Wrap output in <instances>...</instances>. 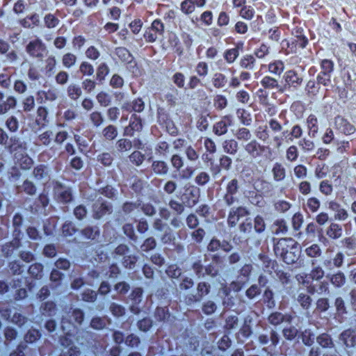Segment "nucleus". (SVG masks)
Listing matches in <instances>:
<instances>
[{
  "label": "nucleus",
  "instance_id": "24",
  "mask_svg": "<svg viewBox=\"0 0 356 356\" xmlns=\"http://www.w3.org/2000/svg\"><path fill=\"white\" fill-rule=\"evenodd\" d=\"M26 143L17 136H11L9 138L8 145H6L5 147V149L11 153L18 150L26 149Z\"/></svg>",
  "mask_w": 356,
  "mask_h": 356
},
{
  "label": "nucleus",
  "instance_id": "12",
  "mask_svg": "<svg viewBox=\"0 0 356 356\" xmlns=\"http://www.w3.org/2000/svg\"><path fill=\"white\" fill-rule=\"evenodd\" d=\"M316 263V259L312 260V266H313L312 270L310 273L306 274L305 276L300 275V277H298V280L302 282L304 284H309L312 280L318 281L320 280L324 276V270L323 268L318 266H315Z\"/></svg>",
  "mask_w": 356,
  "mask_h": 356
},
{
  "label": "nucleus",
  "instance_id": "44",
  "mask_svg": "<svg viewBox=\"0 0 356 356\" xmlns=\"http://www.w3.org/2000/svg\"><path fill=\"white\" fill-rule=\"evenodd\" d=\"M300 338L302 342L307 346H312L316 339V335L314 332L310 329H305L301 332Z\"/></svg>",
  "mask_w": 356,
  "mask_h": 356
},
{
  "label": "nucleus",
  "instance_id": "51",
  "mask_svg": "<svg viewBox=\"0 0 356 356\" xmlns=\"http://www.w3.org/2000/svg\"><path fill=\"white\" fill-rule=\"evenodd\" d=\"M41 337V333L40 330L31 328L24 336V340L27 343H33L39 340Z\"/></svg>",
  "mask_w": 356,
  "mask_h": 356
},
{
  "label": "nucleus",
  "instance_id": "4",
  "mask_svg": "<svg viewBox=\"0 0 356 356\" xmlns=\"http://www.w3.org/2000/svg\"><path fill=\"white\" fill-rule=\"evenodd\" d=\"M303 129L302 127L298 124H294L291 130L289 131L288 130H284L282 132V136H275L273 137V142L276 145L277 147H280L282 144L283 140H285L286 142H293L295 140H300L303 136Z\"/></svg>",
  "mask_w": 356,
  "mask_h": 356
},
{
  "label": "nucleus",
  "instance_id": "28",
  "mask_svg": "<svg viewBox=\"0 0 356 356\" xmlns=\"http://www.w3.org/2000/svg\"><path fill=\"white\" fill-rule=\"evenodd\" d=\"M321 207V201L318 198L313 196L307 198L303 204V208L307 213H316Z\"/></svg>",
  "mask_w": 356,
  "mask_h": 356
},
{
  "label": "nucleus",
  "instance_id": "38",
  "mask_svg": "<svg viewBox=\"0 0 356 356\" xmlns=\"http://www.w3.org/2000/svg\"><path fill=\"white\" fill-rule=\"evenodd\" d=\"M271 229L276 235H284L288 232L286 222L283 219L277 220L272 225Z\"/></svg>",
  "mask_w": 356,
  "mask_h": 356
},
{
  "label": "nucleus",
  "instance_id": "15",
  "mask_svg": "<svg viewBox=\"0 0 356 356\" xmlns=\"http://www.w3.org/2000/svg\"><path fill=\"white\" fill-rule=\"evenodd\" d=\"M232 125V118L230 115H225L220 120L214 123L213 126V132L218 136L226 134L228 128Z\"/></svg>",
  "mask_w": 356,
  "mask_h": 356
},
{
  "label": "nucleus",
  "instance_id": "55",
  "mask_svg": "<svg viewBox=\"0 0 356 356\" xmlns=\"http://www.w3.org/2000/svg\"><path fill=\"white\" fill-rule=\"evenodd\" d=\"M170 151V145L164 140H160L156 145L155 152L161 156H166Z\"/></svg>",
  "mask_w": 356,
  "mask_h": 356
},
{
  "label": "nucleus",
  "instance_id": "45",
  "mask_svg": "<svg viewBox=\"0 0 356 356\" xmlns=\"http://www.w3.org/2000/svg\"><path fill=\"white\" fill-rule=\"evenodd\" d=\"M330 280L331 284L335 287L340 288L346 283L345 274L341 271H338L336 273L330 275Z\"/></svg>",
  "mask_w": 356,
  "mask_h": 356
},
{
  "label": "nucleus",
  "instance_id": "40",
  "mask_svg": "<svg viewBox=\"0 0 356 356\" xmlns=\"http://www.w3.org/2000/svg\"><path fill=\"white\" fill-rule=\"evenodd\" d=\"M61 61L64 67L70 69L76 65L77 56L72 52H67L63 55Z\"/></svg>",
  "mask_w": 356,
  "mask_h": 356
},
{
  "label": "nucleus",
  "instance_id": "39",
  "mask_svg": "<svg viewBox=\"0 0 356 356\" xmlns=\"http://www.w3.org/2000/svg\"><path fill=\"white\" fill-rule=\"evenodd\" d=\"M298 145L304 153H311L315 149V144L311 139L304 137L298 141Z\"/></svg>",
  "mask_w": 356,
  "mask_h": 356
},
{
  "label": "nucleus",
  "instance_id": "21",
  "mask_svg": "<svg viewBox=\"0 0 356 356\" xmlns=\"http://www.w3.org/2000/svg\"><path fill=\"white\" fill-rule=\"evenodd\" d=\"M16 191L19 194L24 193L29 196H34L37 193V187L33 181L26 179L22 184L16 186Z\"/></svg>",
  "mask_w": 356,
  "mask_h": 356
},
{
  "label": "nucleus",
  "instance_id": "54",
  "mask_svg": "<svg viewBox=\"0 0 356 356\" xmlns=\"http://www.w3.org/2000/svg\"><path fill=\"white\" fill-rule=\"evenodd\" d=\"M41 312L42 315L47 316H54L56 313V304L52 301H47L41 306Z\"/></svg>",
  "mask_w": 356,
  "mask_h": 356
},
{
  "label": "nucleus",
  "instance_id": "5",
  "mask_svg": "<svg viewBox=\"0 0 356 356\" xmlns=\"http://www.w3.org/2000/svg\"><path fill=\"white\" fill-rule=\"evenodd\" d=\"M211 291V285L208 282H201L197 284L196 293H188L184 296V301L187 305L200 302L203 297Z\"/></svg>",
  "mask_w": 356,
  "mask_h": 356
},
{
  "label": "nucleus",
  "instance_id": "60",
  "mask_svg": "<svg viewBox=\"0 0 356 356\" xmlns=\"http://www.w3.org/2000/svg\"><path fill=\"white\" fill-rule=\"evenodd\" d=\"M109 311L112 315L116 318L123 316L126 312V309L124 306L114 302L110 304Z\"/></svg>",
  "mask_w": 356,
  "mask_h": 356
},
{
  "label": "nucleus",
  "instance_id": "50",
  "mask_svg": "<svg viewBox=\"0 0 356 356\" xmlns=\"http://www.w3.org/2000/svg\"><path fill=\"white\" fill-rule=\"evenodd\" d=\"M227 82V76L220 72H216L212 78V84L214 88L220 89L224 88Z\"/></svg>",
  "mask_w": 356,
  "mask_h": 356
},
{
  "label": "nucleus",
  "instance_id": "6",
  "mask_svg": "<svg viewBox=\"0 0 356 356\" xmlns=\"http://www.w3.org/2000/svg\"><path fill=\"white\" fill-rule=\"evenodd\" d=\"M25 50L30 57L42 60L46 54L47 47L41 39L35 38L27 44Z\"/></svg>",
  "mask_w": 356,
  "mask_h": 356
},
{
  "label": "nucleus",
  "instance_id": "1",
  "mask_svg": "<svg viewBox=\"0 0 356 356\" xmlns=\"http://www.w3.org/2000/svg\"><path fill=\"white\" fill-rule=\"evenodd\" d=\"M84 318V314L80 309L70 308L62 317L61 328L67 337L73 335L77 330L76 325H81Z\"/></svg>",
  "mask_w": 356,
  "mask_h": 356
},
{
  "label": "nucleus",
  "instance_id": "43",
  "mask_svg": "<svg viewBox=\"0 0 356 356\" xmlns=\"http://www.w3.org/2000/svg\"><path fill=\"white\" fill-rule=\"evenodd\" d=\"M317 343L324 348H332L334 343L331 337L327 333H323L316 337Z\"/></svg>",
  "mask_w": 356,
  "mask_h": 356
},
{
  "label": "nucleus",
  "instance_id": "26",
  "mask_svg": "<svg viewBox=\"0 0 356 356\" xmlns=\"http://www.w3.org/2000/svg\"><path fill=\"white\" fill-rule=\"evenodd\" d=\"M152 172L156 175L164 176L168 173L169 166L164 161H154L151 166Z\"/></svg>",
  "mask_w": 356,
  "mask_h": 356
},
{
  "label": "nucleus",
  "instance_id": "58",
  "mask_svg": "<svg viewBox=\"0 0 356 356\" xmlns=\"http://www.w3.org/2000/svg\"><path fill=\"white\" fill-rule=\"evenodd\" d=\"M211 180V177L209 172L206 171H200L195 177L194 181L199 186H204Z\"/></svg>",
  "mask_w": 356,
  "mask_h": 356
},
{
  "label": "nucleus",
  "instance_id": "22",
  "mask_svg": "<svg viewBox=\"0 0 356 356\" xmlns=\"http://www.w3.org/2000/svg\"><path fill=\"white\" fill-rule=\"evenodd\" d=\"M300 250L298 244L296 242L295 245H291L289 251L285 252V254L281 258V259L287 264H293L296 263L300 257Z\"/></svg>",
  "mask_w": 356,
  "mask_h": 356
},
{
  "label": "nucleus",
  "instance_id": "48",
  "mask_svg": "<svg viewBox=\"0 0 356 356\" xmlns=\"http://www.w3.org/2000/svg\"><path fill=\"white\" fill-rule=\"evenodd\" d=\"M268 69L270 73L280 76L284 70V64L282 60H276L268 64Z\"/></svg>",
  "mask_w": 356,
  "mask_h": 356
},
{
  "label": "nucleus",
  "instance_id": "64",
  "mask_svg": "<svg viewBox=\"0 0 356 356\" xmlns=\"http://www.w3.org/2000/svg\"><path fill=\"white\" fill-rule=\"evenodd\" d=\"M89 119L92 125L95 127L101 126L104 122L103 114L100 111H97L92 112L89 115Z\"/></svg>",
  "mask_w": 356,
  "mask_h": 356
},
{
  "label": "nucleus",
  "instance_id": "47",
  "mask_svg": "<svg viewBox=\"0 0 356 356\" xmlns=\"http://www.w3.org/2000/svg\"><path fill=\"white\" fill-rule=\"evenodd\" d=\"M236 115L241 124L245 126H250L252 122L251 114L249 111L243 108H238L236 111Z\"/></svg>",
  "mask_w": 356,
  "mask_h": 356
},
{
  "label": "nucleus",
  "instance_id": "29",
  "mask_svg": "<svg viewBox=\"0 0 356 356\" xmlns=\"http://www.w3.org/2000/svg\"><path fill=\"white\" fill-rule=\"evenodd\" d=\"M307 289L308 292L312 294H323L328 292V283L325 281L318 280L315 283L310 284Z\"/></svg>",
  "mask_w": 356,
  "mask_h": 356
},
{
  "label": "nucleus",
  "instance_id": "31",
  "mask_svg": "<svg viewBox=\"0 0 356 356\" xmlns=\"http://www.w3.org/2000/svg\"><path fill=\"white\" fill-rule=\"evenodd\" d=\"M122 108L127 111L142 112L145 108V103L141 98L134 99L131 103H125Z\"/></svg>",
  "mask_w": 356,
  "mask_h": 356
},
{
  "label": "nucleus",
  "instance_id": "17",
  "mask_svg": "<svg viewBox=\"0 0 356 356\" xmlns=\"http://www.w3.org/2000/svg\"><path fill=\"white\" fill-rule=\"evenodd\" d=\"M54 190L56 198L60 202L68 203L72 201V195L70 188L60 183H56Z\"/></svg>",
  "mask_w": 356,
  "mask_h": 356
},
{
  "label": "nucleus",
  "instance_id": "25",
  "mask_svg": "<svg viewBox=\"0 0 356 356\" xmlns=\"http://www.w3.org/2000/svg\"><path fill=\"white\" fill-rule=\"evenodd\" d=\"M257 60L254 55L245 54L239 60V66L241 68L252 71L256 68Z\"/></svg>",
  "mask_w": 356,
  "mask_h": 356
},
{
  "label": "nucleus",
  "instance_id": "13",
  "mask_svg": "<svg viewBox=\"0 0 356 356\" xmlns=\"http://www.w3.org/2000/svg\"><path fill=\"white\" fill-rule=\"evenodd\" d=\"M284 86L297 90L302 83L303 78L293 70L286 71L284 74Z\"/></svg>",
  "mask_w": 356,
  "mask_h": 356
},
{
  "label": "nucleus",
  "instance_id": "23",
  "mask_svg": "<svg viewBox=\"0 0 356 356\" xmlns=\"http://www.w3.org/2000/svg\"><path fill=\"white\" fill-rule=\"evenodd\" d=\"M243 44L238 42L234 48L226 49L223 53V58L228 64H232L239 56L240 49H243Z\"/></svg>",
  "mask_w": 356,
  "mask_h": 356
},
{
  "label": "nucleus",
  "instance_id": "33",
  "mask_svg": "<svg viewBox=\"0 0 356 356\" xmlns=\"http://www.w3.org/2000/svg\"><path fill=\"white\" fill-rule=\"evenodd\" d=\"M40 23V16L37 13H33L31 15L26 16L25 18L19 21V24L24 28L32 29L34 26H37Z\"/></svg>",
  "mask_w": 356,
  "mask_h": 356
},
{
  "label": "nucleus",
  "instance_id": "19",
  "mask_svg": "<svg viewBox=\"0 0 356 356\" xmlns=\"http://www.w3.org/2000/svg\"><path fill=\"white\" fill-rule=\"evenodd\" d=\"M307 136L311 138L317 136L319 130V124L317 117L314 114H310L305 120Z\"/></svg>",
  "mask_w": 356,
  "mask_h": 356
},
{
  "label": "nucleus",
  "instance_id": "56",
  "mask_svg": "<svg viewBox=\"0 0 356 356\" xmlns=\"http://www.w3.org/2000/svg\"><path fill=\"white\" fill-rule=\"evenodd\" d=\"M297 302L300 304L303 309H308L312 302L311 297L303 292L299 293L296 298Z\"/></svg>",
  "mask_w": 356,
  "mask_h": 356
},
{
  "label": "nucleus",
  "instance_id": "34",
  "mask_svg": "<svg viewBox=\"0 0 356 356\" xmlns=\"http://www.w3.org/2000/svg\"><path fill=\"white\" fill-rule=\"evenodd\" d=\"M20 245L21 242L19 239L15 238L10 242L7 243L2 246L1 251L3 254L6 257H10L13 254L15 250L20 247Z\"/></svg>",
  "mask_w": 356,
  "mask_h": 356
},
{
  "label": "nucleus",
  "instance_id": "35",
  "mask_svg": "<svg viewBox=\"0 0 356 356\" xmlns=\"http://www.w3.org/2000/svg\"><path fill=\"white\" fill-rule=\"evenodd\" d=\"M54 134L52 131L47 130L38 134L36 145L49 146L51 143Z\"/></svg>",
  "mask_w": 356,
  "mask_h": 356
},
{
  "label": "nucleus",
  "instance_id": "9",
  "mask_svg": "<svg viewBox=\"0 0 356 356\" xmlns=\"http://www.w3.org/2000/svg\"><path fill=\"white\" fill-rule=\"evenodd\" d=\"M31 175L36 181L45 185L51 179V169L47 164H38L33 167Z\"/></svg>",
  "mask_w": 356,
  "mask_h": 356
},
{
  "label": "nucleus",
  "instance_id": "49",
  "mask_svg": "<svg viewBox=\"0 0 356 356\" xmlns=\"http://www.w3.org/2000/svg\"><path fill=\"white\" fill-rule=\"evenodd\" d=\"M282 333L286 340L293 341L298 335L299 331L295 326L288 325L283 328Z\"/></svg>",
  "mask_w": 356,
  "mask_h": 356
},
{
  "label": "nucleus",
  "instance_id": "59",
  "mask_svg": "<svg viewBox=\"0 0 356 356\" xmlns=\"http://www.w3.org/2000/svg\"><path fill=\"white\" fill-rule=\"evenodd\" d=\"M235 136L238 140L248 143L252 140V135L248 129L245 127H241L236 130Z\"/></svg>",
  "mask_w": 356,
  "mask_h": 356
},
{
  "label": "nucleus",
  "instance_id": "37",
  "mask_svg": "<svg viewBox=\"0 0 356 356\" xmlns=\"http://www.w3.org/2000/svg\"><path fill=\"white\" fill-rule=\"evenodd\" d=\"M224 152L230 155H234L238 149V143L234 139H227L222 144Z\"/></svg>",
  "mask_w": 356,
  "mask_h": 356
},
{
  "label": "nucleus",
  "instance_id": "41",
  "mask_svg": "<svg viewBox=\"0 0 356 356\" xmlns=\"http://www.w3.org/2000/svg\"><path fill=\"white\" fill-rule=\"evenodd\" d=\"M261 86L267 90L280 89V86L278 81L270 76H265L260 81Z\"/></svg>",
  "mask_w": 356,
  "mask_h": 356
},
{
  "label": "nucleus",
  "instance_id": "20",
  "mask_svg": "<svg viewBox=\"0 0 356 356\" xmlns=\"http://www.w3.org/2000/svg\"><path fill=\"white\" fill-rule=\"evenodd\" d=\"M339 340L346 348H355L356 346V333L351 329L346 330L340 334Z\"/></svg>",
  "mask_w": 356,
  "mask_h": 356
},
{
  "label": "nucleus",
  "instance_id": "30",
  "mask_svg": "<svg viewBox=\"0 0 356 356\" xmlns=\"http://www.w3.org/2000/svg\"><path fill=\"white\" fill-rule=\"evenodd\" d=\"M272 174L273 179L275 181H282L286 177V169L282 163L275 162L272 168Z\"/></svg>",
  "mask_w": 356,
  "mask_h": 356
},
{
  "label": "nucleus",
  "instance_id": "3",
  "mask_svg": "<svg viewBox=\"0 0 356 356\" xmlns=\"http://www.w3.org/2000/svg\"><path fill=\"white\" fill-rule=\"evenodd\" d=\"M320 72L316 76L318 84L328 86L331 84V78L334 70V63L330 59H322L320 63Z\"/></svg>",
  "mask_w": 356,
  "mask_h": 356
},
{
  "label": "nucleus",
  "instance_id": "7",
  "mask_svg": "<svg viewBox=\"0 0 356 356\" xmlns=\"http://www.w3.org/2000/svg\"><path fill=\"white\" fill-rule=\"evenodd\" d=\"M245 152L252 159L261 157L266 151L270 152L269 146L261 145L256 139H252L243 145Z\"/></svg>",
  "mask_w": 356,
  "mask_h": 356
},
{
  "label": "nucleus",
  "instance_id": "53",
  "mask_svg": "<svg viewBox=\"0 0 356 356\" xmlns=\"http://www.w3.org/2000/svg\"><path fill=\"white\" fill-rule=\"evenodd\" d=\"M81 234L88 239L95 240L99 235L97 226H88L81 230Z\"/></svg>",
  "mask_w": 356,
  "mask_h": 356
},
{
  "label": "nucleus",
  "instance_id": "2",
  "mask_svg": "<svg viewBox=\"0 0 356 356\" xmlns=\"http://www.w3.org/2000/svg\"><path fill=\"white\" fill-rule=\"evenodd\" d=\"M165 25L160 19H154L151 25L145 28L143 38L146 42L153 43L164 37Z\"/></svg>",
  "mask_w": 356,
  "mask_h": 356
},
{
  "label": "nucleus",
  "instance_id": "46",
  "mask_svg": "<svg viewBox=\"0 0 356 356\" xmlns=\"http://www.w3.org/2000/svg\"><path fill=\"white\" fill-rule=\"evenodd\" d=\"M102 134L106 140H113L118 136V129L115 126L109 124L103 129Z\"/></svg>",
  "mask_w": 356,
  "mask_h": 356
},
{
  "label": "nucleus",
  "instance_id": "32",
  "mask_svg": "<svg viewBox=\"0 0 356 356\" xmlns=\"http://www.w3.org/2000/svg\"><path fill=\"white\" fill-rule=\"evenodd\" d=\"M326 234L332 239H338L341 238L343 234L341 225L336 222H331L326 229Z\"/></svg>",
  "mask_w": 356,
  "mask_h": 356
},
{
  "label": "nucleus",
  "instance_id": "61",
  "mask_svg": "<svg viewBox=\"0 0 356 356\" xmlns=\"http://www.w3.org/2000/svg\"><path fill=\"white\" fill-rule=\"evenodd\" d=\"M34 163L32 158L27 154H22L18 159V164L22 170H28L31 168Z\"/></svg>",
  "mask_w": 356,
  "mask_h": 356
},
{
  "label": "nucleus",
  "instance_id": "14",
  "mask_svg": "<svg viewBox=\"0 0 356 356\" xmlns=\"http://www.w3.org/2000/svg\"><path fill=\"white\" fill-rule=\"evenodd\" d=\"M143 124L142 119L136 114L131 115L129 124L124 129V136L132 137L135 132H140L143 130Z\"/></svg>",
  "mask_w": 356,
  "mask_h": 356
},
{
  "label": "nucleus",
  "instance_id": "63",
  "mask_svg": "<svg viewBox=\"0 0 356 356\" xmlns=\"http://www.w3.org/2000/svg\"><path fill=\"white\" fill-rule=\"evenodd\" d=\"M319 191L325 196H330L333 193V186L330 181L323 180L319 184Z\"/></svg>",
  "mask_w": 356,
  "mask_h": 356
},
{
  "label": "nucleus",
  "instance_id": "18",
  "mask_svg": "<svg viewBox=\"0 0 356 356\" xmlns=\"http://www.w3.org/2000/svg\"><path fill=\"white\" fill-rule=\"evenodd\" d=\"M293 318V316L290 314H282L280 312H275L268 316V321L271 325L277 326L282 323L291 324Z\"/></svg>",
  "mask_w": 356,
  "mask_h": 356
},
{
  "label": "nucleus",
  "instance_id": "57",
  "mask_svg": "<svg viewBox=\"0 0 356 356\" xmlns=\"http://www.w3.org/2000/svg\"><path fill=\"white\" fill-rule=\"evenodd\" d=\"M184 154L188 161L191 163H195L198 161L200 155L197 151L193 147L189 145L185 147L184 148Z\"/></svg>",
  "mask_w": 356,
  "mask_h": 356
},
{
  "label": "nucleus",
  "instance_id": "16",
  "mask_svg": "<svg viewBox=\"0 0 356 356\" xmlns=\"http://www.w3.org/2000/svg\"><path fill=\"white\" fill-rule=\"evenodd\" d=\"M258 341L261 345L268 346V348H273L279 343L280 335L275 330H271L269 335L260 334Z\"/></svg>",
  "mask_w": 356,
  "mask_h": 356
},
{
  "label": "nucleus",
  "instance_id": "62",
  "mask_svg": "<svg viewBox=\"0 0 356 356\" xmlns=\"http://www.w3.org/2000/svg\"><path fill=\"white\" fill-rule=\"evenodd\" d=\"M110 69L106 63H102L97 68V79L99 81L105 80L106 76L109 74Z\"/></svg>",
  "mask_w": 356,
  "mask_h": 356
},
{
  "label": "nucleus",
  "instance_id": "42",
  "mask_svg": "<svg viewBox=\"0 0 356 356\" xmlns=\"http://www.w3.org/2000/svg\"><path fill=\"white\" fill-rule=\"evenodd\" d=\"M67 94L70 99L76 101L82 95L81 88L76 83H71L67 88Z\"/></svg>",
  "mask_w": 356,
  "mask_h": 356
},
{
  "label": "nucleus",
  "instance_id": "10",
  "mask_svg": "<svg viewBox=\"0 0 356 356\" xmlns=\"http://www.w3.org/2000/svg\"><path fill=\"white\" fill-rule=\"evenodd\" d=\"M273 251L277 257L282 258L285 252L289 251L291 245H295L296 241L291 238H273Z\"/></svg>",
  "mask_w": 356,
  "mask_h": 356
},
{
  "label": "nucleus",
  "instance_id": "8",
  "mask_svg": "<svg viewBox=\"0 0 356 356\" xmlns=\"http://www.w3.org/2000/svg\"><path fill=\"white\" fill-rule=\"evenodd\" d=\"M113 212V206L108 201L99 197L92 204V217L99 220Z\"/></svg>",
  "mask_w": 356,
  "mask_h": 356
},
{
  "label": "nucleus",
  "instance_id": "36",
  "mask_svg": "<svg viewBox=\"0 0 356 356\" xmlns=\"http://www.w3.org/2000/svg\"><path fill=\"white\" fill-rule=\"evenodd\" d=\"M115 54L122 63H130L134 60L132 54L125 47H117L115 49Z\"/></svg>",
  "mask_w": 356,
  "mask_h": 356
},
{
  "label": "nucleus",
  "instance_id": "52",
  "mask_svg": "<svg viewBox=\"0 0 356 356\" xmlns=\"http://www.w3.org/2000/svg\"><path fill=\"white\" fill-rule=\"evenodd\" d=\"M6 127L11 133H16L19 128V122L15 115L8 116L5 122Z\"/></svg>",
  "mask_w": 356,
  "mask_h": 356
},
{
  "label": "nucleus",
  "instance_id": "11",
  "mask_svg": "<svg viewBox=\"0 0 356 356\" xmlns=\"http://www.w3.org/2000/svg\"><path fill=\"white\" fill-rule=\"evenodd\" d=\"M248 215H249V211L245 207L239 206L230 208L227 219L228 227L231 228L236 227L239 220Z\"/></svg>",
  "mask_w": 356,
  "mask_h": 356
},
{
  "label": "nucleus",
  "instance_id": "27",
  "mask_svg": "<svg viewBox=\"0 0 356 356\" xmlns=\"http://www.w3.org/2000/svg\"><path fill=\"white\" fill-rule=\"evenodd\" d=\"M17 103V100L15 96H7L5 101L0 102V115L6 114L10 110L15 108Z\"/></svg>",
  "mask_w": 356,
  "mask_h": 356
}]
</instances>
